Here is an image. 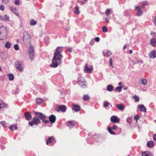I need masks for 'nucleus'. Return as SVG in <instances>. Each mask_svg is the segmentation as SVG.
Wrapping results in <instances>:
<instances>
[{
    "instance_id": "nucleus-1",
    "label": "nucleus",
    "mask_w": 156,
    "mask_h": 156,
    "mask_svg": "<svg viewBox=\"0 0 156 156\" xmlns=\"http://www.w3.org/2000/svg\"><path fill=\"white\" fill-rule=\"evenodd\" d=\"M62 47H58L55 49L54 53V56L52 60V63L50 65L51 67H56L61 63V59L62 56L60 53L62 51Z\"/></svg>"
},
{
    "instance_id": "nucleus-2",
    "label": "nucleus",
    "mask_w": 156,
    "mask_h": 156,
    "mask_svg": "<svg viewBox=\"0 0 156 156\" xmlns=\"http://www.w3.org/2000/svg\"><path fill=\"white\" fill-rule=\"evenodd\" d=\"M7 31L6 28L2 26L0 28V40H2L5 39L7 35Z\"/></svg>"
},
{
    "instance_id": "nucleus-3",
    "label": "nucleus",
    "mask_w": 156,
    "mask_h": 156,
    "mask_svg": "<svg viewBox=\"0 0 156 156\" xmlns=\"http://www.w3.org/2000/svg\"><path fill=\"white\" fill-rule=\"evenodd\" d=\"M35 114L39 118L41 119L43 122L47 123L49 122V121L47 120H45L46 118V116L44 114L38 112H35Z\"/></svg>"
},
{
    "instance_id": "nucleus-4",
    "label": "nucleus",
    "mask_w": 156,
    "mask_h": 156,
    "mask_svg": "<svg viewBox=\"0 0 156 156\" xmlns=\"http://www.w3.org/2000/svg\"><path fill=\"white\" fill-rule=\"evenodd\" d=\"M41 122L40 119L37 117H35L32 119V121L29 122L28 124L32 126L34 125H37Z\"/></svg>"
},
{
    "instance_id": "nucleus-5",
    "label": "nucleus",
    "mask_w": 156,
    "mask_h": 156,
    "mask_svg": "<svg viewBox=\"0 0 156 156\" xmlns=\"http://www.w3.org/2000/svg\"><path fill=\"white\" fill-rule=\"evenodd\" d=\"M78 83L82 88H85L87 86L85 84V81H84L83 78H82L81 76L78 78Z\"/></svg>"
},
{
    "instance_id": "nucleus-6",
    "label": "nucleus",
    "mask_w": 156,
    "mask_h": 156,
    "mask_svg": "<svg viewBox=\"0 0 156 156\" xmlns=\"http://www.w3.org/2000/svg\"><path fill=\"white\" fill-rule=\"evenodd\" d=\"M46 142L47 145L51 146L55 144L56 141L54 137L51 136L48 137L46 140Z\"/></svg>"
},
{
    "instance_id": "nucleus-7",
    "label": "nucleus",
    "mask_w": 156,
    "mask_h": 156,
    "mask_svg": "<svg viewBox=\"0 0 156 156\" xmlns=\"http://www.w3.org/2000/svg\"><path fill=\"white\" fill-rule=\"evenodd\" d=\"M29 55L30 58L31 60H33L34 55V48L32 46H30L29 50Z\"/></svg>"
},
{
    "instance_id": "nucleus-8",
    "label": "nucleus",
    "mask_w": 156,
    "mask_h": 156,
    "mask_svg": "<svg viewBox=\"0 0 156 156\" xmlns=\"http://www.w3.org/2000/svg\"><path fill=\"white\" fill-rule=\"evenodd\" d=\"M67 109L66 107L64 105L58 106L55 108V110L57 112H59L60 111L62 112H65Z\"/></svg>"
},
{
    "instance_id": "nucleus-9",
    "label": "nucleus",
    "mask_w": 156,
    "mask_h": 156,
    "mask_svg": "<svg viewBox=\"0 0 156 156\" xmlns=\"http://www.w3.org/2000/svg\"><path fill=\"white\" fill-rule=\"evenodd\" d=\"M93 70V67L90 65L88 64L85 65L84 69V72L87 73H90Z\"/></svg>"
},
{
    "instance_id": "nucleus-10",
    "label": "nucleus",
    "mask_w": 156,
    "mask_h": 156,
    "mask_svg": "<svg viewBox=\"0 0 156 156\" xmlns=\"http://www.w3.org/2000/svg\"><path fill=\"white\" fill-rule=\"evenodd\" d=\"M31 37L29 34L27 32H25L24 34V36L23 38L24 42L30 41Z\"/></svg>"
},
{
    "instance_id": "nucleus-11",
    "label": "nucleus",
    "mask_w": 156,
    "mask_h": 156,
    "mask_svg": "<svg viewBox=\"0 0 156 156\" xmlns=\"http://www.w3.org/2000/svg\"><path fill=\"white\" fill-rule=\"evenodd\" d=\"M16 68L19 70L22 71L23 69L22 66V63L20 61H17L15 63Z\"/></svg>"
},
{
    "instance_id": "nucleus-12",
    "label": "nucleus",
    "mask_w": 156,
    "mask_h": 156,
    "mask_svg": "<svg viewBox=\"0 0 156 156\" xmlns=\"http://www.w3.org/2000/svg\"><path fill=\"white\" fill-rule=\"evenodd\" d=\"M110 120L111 121L113 122L117 123L119 121L120 119L116 116L113 115L111 117Z\"/></svg>"
},
{
    "instance_id": "nucleus-13",
    "label": "nucleus",
    "mask_w": 156,
    "mask_h": 156,
    "mask_svg": "<svg viewBox=\"0 0 156 156\" xmlns=\"http://www.w3.org/2000/svg\"><path fill=\"white\" fill-rule=\"evenodd\" d=\"M66 125L67 126L70 128L74 127L75 126L76 123L73 121H68L66 123Z\"/></svg>"
},
{
    "instance_id": "nucleus-14",
    "label": "nucleus",
    "mask_w": 156,
    "mask_h": 156,
    "mask_svg": "<svg viewBox=\"0 0 156 156\" xmlns=\"http://www.w3.org/2000/svg\"><path fill=\"white\" fill-rule=\"evenodd\" d=\"M80 109V107L79 105L73 104L72 106V109L75 112H79Z\"/></svg>"
},
{
    "instance_id": "nucleus-15",
    "label": "nucleus",
    "mask_w": 156,
    "mask_h": 156,
    "mask_svg": "<svg viewBox=\"0 0 156 156\" xmlns=\"http://www.w3.org/2000/svg\"><path fill=\"white\" fill-rule=\"evenodd\" d=\"M138 109H139L140 111L145 112L146 111V108L143 105H139L137 106Z\"/></svg>"
},
{
    "instance_id": "nucleus-16",
    "label": "nucleus",
    "mask_w": 156,
    "mask_h": 156,
    "mask_svg": "<svg viewBox=\"0 0 156 156\" xmlns=\"http://www.w3.org/2000/svg\"><path fill=\"white\" fill-rule=\"evenodd\" d=\"M136 10L137 11V15L138 16L141 15L142 13V11L140 9L139 6H136L135 8Z\"/></svg>"
},
{
    "instance_id": "nucleus-17",
    "label": "nucleus",
    "mask_w": 156,
    "mask_h": 156,
    "mask_svg": "<svg viewBox=\"0 0 156 156\" xmlns=\"http://www.w3.org/2000/svg\"><path fill=\"white\" fill-rule=\"evenodd\" d=\"M24 115L26 119L28 121L30 120L32 118V115L29 112H25Z\"/></svg>"
},
{
    "instance_id": "nucleus-18",
    "label": "nucleus",
    "mask_w": 156,
    "mask_h": 156,
    "mask_svg": "<svg viewBox=\"0 0 156 156\" xmlns=\"http://www.w3.org/2000/svg\"><path fill=\"white\" fill-rule=\"evenodd\" d=\"M10 9L11 11L12 12L18 16H19V13H17V10L16 7H10Z\"/></svg>"
},
{
    "instance_id": "nucleus-19",
    "label": "nucleus",
    "mask_w": 156,
    "mask_h": 156,
    "mask_svg": "<svg viewBox=\"0 0 156 156\" xmlns=\"http://www.w3.org/2000/svg\"><path fill=\"white\" fill-rule=\"evenodd\" d=\"M49 121H50L52 123H54L56 121V118L55 115H52L49 116Z\"/></svg>"
},
{
    "instance_id": "nucleus-20",
    "label": "nucleus",
    "mask_w": 156,
    "mask_h": 156,
    "mask_svg": "<svg viewBox=\"0 0 156 156\" xmlns=\"http://www.w3.org/2000/svg\"><path fill=\"white\" fill-rule=\"evenodd\" d=\"M147 81L146 79L142 78L139 81V83L142 84L146 85L147 84Z\"/></svg>"
},
{
    "instance_id": "nucleus-21",
    "label": "nucleus",
    "mask_w": 156,
    "mask_h": 156,
    "mask_svg": "<svg viewBox=\"0 0 156 156\" xmlns=\"http://www.w3.org/2000/svg\"><path fill=\"white\" fill-rule=\"evenodd\" d=\"M149 56L150 58H154L156 57V51L153 50L149 54Z\"/></svg>"
},
{
    "instance_id": "nucleus-22",
    "label": "nucleus",
    "mask_w": 156,
    "mask_h": 156,
    "mask_svg": "<svg viewBox=\"0 0 156 156\" xmlns=\"http://www.w3.org/2000/svg\"><path fill=\"white\" fill-rule=\"evenodd\" d=\"M103 53L104 56L108 57L110 56L112 54V52L110 51H108V50L106 51L105 52L103 51Z\"/></svg>"
},
{
    "instance_id": "nucleus-23",
    "label": "nucleus",
    "mask_w": 156,
    "mask_h": 156,
    "mask_svg": "<svg viewBox=\"0 0 156 156\" xmlns=\"http://www.w3.org/2000/svg\"><path fill=\"white\" fill-rule=\"evenodd\" d=\"M141 155L142 156H153V154L150 151H147L143 152Z\"/></svg>"
},
{
    "instance_id": "nucleus-24",
    "label": "nucleus",
    "mask_w": 156,
    "mask_h": 156,
    "mask_svg": "<svg viewBox=\"0 0 156 156\" xmlns=\"http://www.w3.org/2000/svg\"><path fill=\"white\" fill-rule=\"evenodd\" d=\"M150 44L154 47L156 46V39L153 38L150 40Z\"/></svg>"
},
{
    "instance_id": "nucleus-25",
    "label": "nucleus",
    "mask_w": 156,
    "mask_h": 156,
    "mask_svg": "<svg viewBox=\"0 0 156 156\" xmlns=\"http://www.w3.org/2000/svg\"><path fill=\"white\" fill-rule=\"evenodd\" d=\"M116 106L117 108L121 111H122L124 109V105L122 104L117 105Z\"/></svg>"
},
{
    "instance_id": "nucleus-26",
    "label": "nucleus",
    "mask_w": 156,
    "mask_h": 156,
    "mask_svg": "<svg viewBox=\"0 0 156 156\" xmlns=\"http://www.w3.org/2000/svg\"><path fill=\"white\" fill-rule=\"evenodd\" d=\"M154 143L152 141H149L147 143V146L149 147H152L154 146Z\"/></svg>"
},
{
    "instance_id": "nucleus-27",
    "label": "nucleus",
    "mask_w": 156,
    "mask_h": 156,
    "mask_svg": "<svg viewBox=\"0 0 156 156\" xmlns=\"http://www.w3.org/2000/svg\"><path fill=\"white\" fill-rule=\"evenodd\" d=\"M74 12L77 14H78L80 13V11L79 9L78 6H76V7L74 8Z\"/></svg>"
},
{
    "instance_id": "nucleus-28",
    "label": "nucleus",
    "mask_w": 156,
    "mask_h": 156,
    "mask_svg": "<svg viewBox=\"0 0 156 156\" xmlns=\"http://www.w3.org/2000/svg\"><path fill=\"white\" fill-rule=\"evenodd\" d=\"M113 89V87L111 85H109L107 87V90L109 91H112Z\"/></svg>"
},
{
    "instance_id": "nucleus-29",
    "label": "nucleus",
    "mask_w": 156,
    "mask_h": 156,
    "mask_svg": "<svg viewBox=\"0 0 156 156\" xmlns=\"http://www.w3.org/2000/svg\"><path fill=\"white\" fill-rule=\"evenodd\" d=\"M9 80H13L14 79V75L12 74H9L8 75Z\"/></svg>"
},
{
    "instance_id": "nucleus-30",
    "label": "nucleus",
    "mask_w": 156,
    "mask_h": 156,
    "mask_svg": "<svg viewBox=\"0 0 156 156\" xmlns=\"http://www.w3.org/2000/svg\"><path fill=\"white\" fill-rule=\"evenodd\" d=\"M11 44L9 42H6L5 44V46L7 48H10Z\"/></svg>"
},
{
    "instance_id": "nucleus-31",
    "label": "nucleus",
    "mask_w": 156,
    "mask_h": 156,
    "mask_svg": "<svg viewBox=\"0 0 156 156\" xmlns=\"http://www.w3.org/2000/svg\"><path fill=\"white\" fill-rule=\"evenodd\" d=\"M43 102V100L41 98H38L36 99V103L37 104L39 105Z\"/></svg>"
},
{
    "instance_id": "nucleus-32",
    "label": "nucleus",
    "mask_w": 156,
    "mask_h": 156,
    "mask_svg": "<svg viewBox=\"0 0 156 156\" xmlns=\"http://www.w3.org/2000/svg\"><path fill=\"white\" fill-rule=\"evenodd\" d=\"M112 129L109 127H108V131L111 134H113V135L115 134V132H113L112 131Z\"/></svg>"
},
{
    "instance_id": "nucleus-33",
    "label": "nucleus",
    "mask_w": 156,
    "mask_h": 156,
    "mask_svg": "<svg viewBox=\"0 0 156 156\" xmlns=\"http://www.w3.org/2000/svg\"><path fill=\"white\" fill-rule=\"evenodd\" d=\"M9 128L10 130H13L16 129H17V127L14 125H12L9 127Z\"/></svg>"
},
{
    "instance_id": "nucleus-34",
    "label": "nucleus",
    "mask_w": 156,
    "mask_h": 156,
    "mask_svg": "<svg viewBox=\"0 0 156 156\" xmlns=\"http://www.w3.org/2000/svg\"><path fill=\"white\" fill-rule=\"evenodd\" d=\"M37 24L36 22L34 19L32 20L30 22V25H35Z\"/></svg>"
},
{
    "instance_id": "nucleus-35",
    "label": "nucleus",
    "mask_w": 156,
    "mask_h": 156,
    "mask_svg": "<svg viewBox=\"0 0 156 156\" xmlns=\"http://www.w3.org/2000/svg\"><path fill=\"white\" fill-rule=\"evenodd\" d=\"M3 20L4 21L9 20V16L6 15H5L3 16Z\"/></svg>"
},
{
    "instance_id": "nucleus-36",
    "label": "nucleus",
    "mask_w": 156,
    "mask_h": 156,
    "mask_svg": "<svg viewBox=\"0 0 156 156\" xmlns=\"http://www.w3.org/2000/svg\"><path fill=\"white\" fill-rule=\"evenodd\" d=\"M90 98V97L88 95H84L83 97V99L84 101L88 100Z\"/></svg>"
},
{
    "instance_id": "nucleus-37",
    "label": "nucleus",
    "mask_w": 156,
    "mask_h": 156,
    "mask_svg": "<svg viewBox=\"0 0 156 156\" xmlns=\"http://www.w3.org/2000/svg\"><path fill=\"white\" fill-rule=\"evenodd\" d=\"M109 105V103L107 101H105L104 102L103 104L104 106L106 108L108 107Z\"/></svg>"
},
{
    "instance_id": "nucleus-38",
    "label": "nucleus",
    "mask_w": 156,
    "mask_h": 156,
    "mask_svg": "<svg viewBox=\"0 0 156 156\" xmlns=\"http://www.w3.org/2000/svg\"><path fill=\"white\" fill-rule=\"evenodd\" d=\"M110 13V9H107L105 12V13L107 15V16H110L109 14Z\"/></svg>"
},
{
    "instance_id": "nucleus-39",
    "label": "nucleus",
    "mask_w": 156,
    "mask_h": 156,
    "mask_svg": "<svg viewBox=\"0 0 156 156\" xmlns=\"http://www.w3.org/2000/svg\"><path fill=\"white\" fill-rule=\"evenodd\" d=\"M103 31L104 33H106L108 31V29L107 27L105 26H103L102 27Z\"/></svg>"
},
{
    "instance_id": "nucleus-40",
    "label": "nucleus",
    "mask_w": 156,
    "mask_h": 156,
    "mask_svg": "<svg viewBox=\"0 0 156 156\" xmlns=\"http://www.w3.org/2000/svg\"><path fill=\"white\" fill-rule=\"evenodd\" d=\"M148 4V2H147L146 1H144L142 2V3H141V6L142 7H144L145 5H147Z\"/></svg>"
},
{
    "instance_id": "nucleus-41",
    "label": "nucleus",
    "mask_w": 156,
    "mask_h": 156,
    "mask_svg": "<svg viewBox=\"0 0 156 156\" xmlns=\"http://www.w3.org/2000/svg\"><path fill=\"white\" fill-rule=\"evenodd\" d=\"M133 98L135 99V101L136 102L139 101V98L136 95L133 96Z\"/></svg>"
},
{
    "instance_id": "nucleus-42",
    "label": "nucleus",
    "mask_w": 156,
    "mask_h": 156,
    "mask_svg": "<svg viewBox=\"0 0 156 156\" xmlns=\"http://www.w3.org/2000/svg\"><path fill=\"white\" fill-rule=\"evenodd\" d=\"M132 121V119L130 117L127 118L126 119V121L129 123H131Z\"/></svg>"
},
{
    "instance_id": "nucleus-43",
    "label": "nucleus",
    "mask_w": 156,
    "mask_h": 156,
    "mask_svg": "<svg viewBox=\"0 0 156 156\" xmlns=\"http://www.w3.org/2000/svg\"><path fill=\"white\" fill-rule=\"evenodd\" d=\"M14 48L16 50H18L19 49V47L18 45L16 44L14 45Z\"/></svg>"
},
{
    "instance_id": "nucleus-44",
    "label": "nucleus",
    "mask_w": 156,
    "mask_h": 156,
    "mask_svg": "<svg viewBox=\"0 0 156 156\" xmlns=\"http://www.w3.org/2000/svg\"><path fill=\"white\" fill-rule=\"evenodd\" d=\"M115 90H118L119 92H120L122 90V87H118L116 88Z\"/></svg>"
},
{
    "instance_id": "nucleus-45",
    "label": "nucleus",
    "mask_w": 156,
    "mask_h": 156,
    "mask_svg": "<svg viewBox=\"0 0 156 156\" xmlns=\"http://www.w3.org/2000/svg\"><path fill=\"white\" fill-rule=\"evenodd\" d=\"M109 62L112 68H113V65H112V58H110L109 59Z\"/></svg>"
},
{
    "instance_id": "nucleus-46",
    "label": "nucleus",
    "mask_w": 156,
    "mask_h": 156,
    "mask_svg": "<svg viewBox=\"0 0 156 156\" xmlns=\"http://www.w3.org/2000/svg\"><path fill=\"white\" fill-rule=\"evenodd\" d=\"M1 124L2 125V126L3 127H5L6 126V123H5V121H2L0 122Z\"/></svg>"
},
{
    "instance_id": "nucleus-47",
    "label": "nucleus",
    "mask_w": 156,
    "mask_h": 156,
    "mask_svg": "<svg viewBox=\"0 0 156 156\" xmlns=\"http://www.w3.org/2000/svg\"><path fill=\"white\" fill-rule=\"evenodd\" d=\"M5 6L2 5H0V10L1 11H3L4 9Z\"/></svg>"
},
{
    "instance_id": "nucleus-48",
    "label": "nucleus",
    "mask_w": 156,
    "mask_h": 156,
    "mask_svg": "<svg viewBox=\"0 0 156 156\" xmlns=\"http://www.w3.org/2000/svg\"><path fill=\"white\" fill-rule=\"evenodd\" d=\"M14 3L16 5H19L20 4V0H16L14 2Z\"/></svg>"
},
{
    "instance_id": "nucleus-49",
    "label": "nucleus",
    "mask_w": 156,
    "mask_h": 156,
    "mask_svg": "<svg viewBox=\"0 0 156 156\" xmlns=\"http://www.w3.org/2000/svg\"><path fill=\"white\" fill-rule=\"evenodd\" d=\"M117 126L116 125H114L113 126L112 128L114 130H116L117 128Z\"/></svg>"
},
{
    "instance_id": "nucleus-50",
    "label": "nucleus",
    "mask_w": 156,
    "mask_h": 156,
    "mask_svg": "<svg viewBox=\"0 0 156 156\" xmlns=\"http://www.w3.org/2000/svg\"><path fill=\"white\" fill-rule=\"evenodd\" d=\"M109 16H107V18H105V22L107 23L109 22Z\"/></svg>"
},
{
    "instance_id": "nucleus-51",
    "label": "nucleus",
    "mask_w": 156,
    "mask_h": 156,
    "mask_svg": "<svg viewBox=\"0 0 156 156\" xmlns=\"http://www.w3.org/2000/svg\"><path fill=\"white\" fill-rule=\"evenodd\" d=\"M134 119L137 120L139 119V116L138 115H136L134 117Z\"/></svg>"
},
{
    "instance_id": "nucleus-52",
    "label": "nucleus",
    "mask_w": 156,
    "mask_h": 156,
    "mask_svg": "<svg viewBox=\"0 0 156 156\" xmlns=\"http://www.w3.org/2000/svg\"><path fill=\"white\" fill-rule=\"evenodd\" d=\"M95 40L96 41V42H98L100 41V38L99 37H95Z\"/></svg>"
},
{
    "instance_id": "nucleus-53",
    "label": "nucleus",
    "mask_w": 156,
    "mask_h": 156,
    "mask_svg": "<svg viewBox=\"0 0 156 156\" xmlns=\"http://www.w3.org/2000/svg\"><path fill=\"white\" fill-rule=\"evenodd\" d=\"M154 23L156 26V16H155L154 19L153 20Z\"/></svg>"
},
{
    "instance_id": "nucleus-54",
    "label": "nucleus",
    "mask_w": 156,
    "mask_h": 156,
    "mask_svg": "<svg viewBox=\"0 0 156 156\" xmlns=\"http://www.w3.org/2000/svg\"><path fill=\"white\" fill-rule=\"evenodd\" d=\"M94 41L93 40H92L90 41V44L91 45H93L94 44Z\"/></svg>"
},
{
    "instance_id": "nucleus-55",
    "label": "nucleus",
    "mask_w": 156,
    "mask_h": 156,
    "mask_svg": "<svg viewBox=\"0 0 156 156\" xmlns=\"http://www.w3.org/2000/svg\"><path fill=\"white\" fill-rule=\"evenodd\" d=\"M153 137L154 140L156 141V134H154Z\"/></svg>"
},
{
    "instance_id": "nucleus-56",
    "label": "nucleus",
    "mask_w": 156,
    "mask_h": 156,
    "mask_svg": "<svg viewBox=\"0 0 156 156\" xmlns=\"http://www.w3.org/2000/svg\"><path fill=\"white\" fill-rule=\"evenodd\" d=\"M3 18H4L3 16H0V20H3Z\"/></svg>"
},
{
    "instance_id": "nucleus-57",
    "label": "nucleus",
    "mask_w": 156,
    "mask_h": 156,
    "mask_svg": "<svg viewBox=\"0 0 156 156\" xmlns=\"http://www.w3.org/2000/svg\"><path fill=\"white\" fill-rule=\"evenodd\" d=\"M155 33L154 32H152L150 34L151 35H155Z\"/></svg>"
},
{
    "instance_id": "nucleus-58",
    "label": "nucleus",
    "mask_w": 156,
    "mask_h": 156,
    "mask_svg": "<svg viewBox=\"0 0 156 156\" xmlns=\"http://www.w3.org/2000/svg\"><path fill=\"white\" fill-rule=\"evenodd\" d=\"M66 30L68 31L69 30V27H66Z\"/></svg>"
},
{
    "instance_id": "nucleus-59",
    "label": "nucleus",
    "mask_w": 156,
    "mask_h": 156,
    "mask_svg": "<svg viewBox=\"0 0 156 156\" xmlns=\"http://www.w3.org/2000/svg\"><path fill=\"white\" fill-rule=\"evenodd\" d=\"M126 45H124L123 47V49L124 50H125L126 48Z\"/></svg>"
},
{
    "instance_id": "nucleus-60",
    "label": "nucleus",
    "mask_w": 156,
    "mask_h": 156,
    "mask_svg": "<svg viewBox=\"0 0 156 156\" xmlns=\"http://www.w3.org/2000/svg\"><path fill=\"white\" fill-rule=\"evenodd\" d=\"M119 85V86H121L122 84V83L121 82H120L118 83Z\"/></svg>"
},
{
    "instance_id": "nucleus-61",
    "label": "nucleus",
    "mask_w": 156,
    "mask_h": 156,
    "mask_svg": "<svg viewBox=\"0 0 156 156\" xmlns=\"http://www.w3.org/2000/svg\"><path fill=\"white\" fill-rule=\"evenodd\" d=\"M132 53V50H130V52H129V53H130V54H131Z\"/></svg>"
},
{
    "instance_id": "nucleus-62",
    "label": "nucleus",
    "mask_w": 156,
    "mask_h": 156,
    "mask_svg": "<svg viewBox=\"0 0 156 156\" xmlns=\"http://www.w3.org/2000/svg\"><path fill=\"white\" fill-rule=\"evenodd\" d=\"M81 4H84V2L83 1H81Z\"/></svg>"
},
{
    "instance_id": "nucleus-63",
    "label": "nucleus",
    "mask_w": 156,
    "mask_h": 156,
    "mask_svg": "<svg viewBox=\"0 0 156 156\" xmlns=\"http://www.w3.org/2000/svg\"><path fill=\"white\" fill-rule=\"evenodd\" d=\"M69 52H71V50H69Z\"/></svg>"
},
{
    "instance_id": "nucleus-64",
    "label": "nucleus",
    "mask_w": 156,
    "mask_h": 156,
    "mask_svg": "<svg viewBox=\"0 0 156 156\" xmlns=\"http://www.w3.org/2000/svg\"><path fill=\"white\" fill-rule=\"evenodd\" d=\"M84 1H87V0H83Z\"/></svg>"
}]
</instances>
